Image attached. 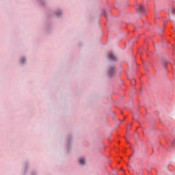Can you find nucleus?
<instances>
[{"mask_svg": "<svg viewBox=\"0 0 175 175\" xmlns=\"http://www.w3.org/2000/svg\"><path fill=\"white\" fill-rule=\"evenodd\" d=\"M115 173H117V172H115Z\"/></svg>", "mask_w": 175, "mask_h": 175, "instance_id": "11", "label": "nucleus"}, {"mask_svg": "<svg viewBox=\"0 0 175 175\" xmlns=\"http://www.w3.org/2000/svg\"><path fill=\"white\" fill-rule=\"evenodd\" d=\"M114 73V70L113 69H111L110 71H109V75L110 76H113V74Z\"/></svg>", "mask_w": 175, "mask_h": 175, "instance_id": "4", "label": "nucleus"}, {"mask_svg": "<svg viewBox=\"0 0 175 175\" xmlns=\"http://www.w3.org/2000/svg\"><path fill=\"white\" fill-rule=\"evenodd\" d=\"M173 13L174 14L175 12H174V10H173Z\"/></svg>", "mask_w": 175, "mask_h": 175, "instance_id": "8", "label": "nucleus"}, {"mask_svg": "<svg viewBox=\"0 0 175 175\" xmlns=\"http://www.w3.org/2000/svg\"><path fill=\"white\" fill-rule=\"evenodd\" d=\"M120 170H124V168L121 167V168H120Z\"/></svg>", "mask_w": 175, "mask_h": 175, "instance_id": "7", "label": "nucleus"}, {"mask_svg": "<svg viewBox=\"0 0 175 175\" xmlns=\"http://www.w3.org/2000/svg\"><path fill=\"white\" fill-rule=\"evenodd\" d=\"M115 173H117V172H115Z\"/></svg>", "mask_w": 175, "mask_h": 175, "instance_id": "12", "label": "nucleus"}, {"mask_svg": "<svg viewBox=\"0 0 175 175\" xmlns=\"http://www.w3.org/2000/svg\"><path fill=\"white\" fill-rule=\"evenodd\" d=\"M126 142H127V143H128V139H126Z\"/></svg>", "mask_w": 175, "mask_h": 175, "instance_id": "10", "label": "nucleus"}, {"mask_svg": "<svg viewBox=\"0 0 175 175\" xmlns=\"http://www.w3.org/2000/svg\"><path fill=\"white\" fill-rule=\"evenodd\" d=\"M135 9L138 11V12H144V7L142 5H137L135 6Z\"/></svg>", "mask_w": 175, "mask_h": 175, "instance_id": "1", "label": "nucleus"}, {"mask_svg": "<svg viewBox=\"0 0 175 175\" xmlns=\"http://www.w3.org/2000/svg\"><path fill=\"white\" fill-rule=\"evenodd\" d=\"M127 166H129V167H131V164L127 163Z\"/></svg>", "mask_w": 175, "mask_h": 175, "instance_id": "6", "label": "nucleus"}, {"mask_svg": "<svg viewBox=\"0 0 175 175\" xmlns=\"http://www.w3.org/2000/svg\"><path fill=\"white\" fill-rule=\"evenodd\" d=\"M25 61V58H22L21 59V64H24V62Z\"/></svg>", "mask_w": 175, "mask_h": 175, "instance_id": "5", "label": "nucleus"}, {"mask_svg": "<svg viewBox=\"0 0 175 175\" xmlns=\"http://www.w3.org/2000/svg\"><path fill=\"white\" fill-rule=\"evenodd\" d=\"M108 58L111 61H115V59H117V57H116V55H114L113 53H109L108 55Z\"/></svg>", "mask_w": 175, "mask_h": 175, "instance_id": "2", "label": "nucleus"}, {"mask_svg": "<svg viewBox=\"0 0 175 175\" xmlns=\"http://www.w3.org/2000/svg\"><path fill=\"white\" fill-rule=\"evenodd\" d=\"M79 163L80 165H84L85 163V159H84L83 158L80 159Z\"/></svg>", "mask_w": 175, "mask_h": 175, "instance_id": "3", "label": "nucleus"}, {"mask_svg": "<svg viewBox=\"0 0 175 175\" xmlns=\"http://www.w3.org/2000/svg\"><path fill=\"white\" fill-rule=\"evenodd\" d=\"M121 122H124V120H121Z\"/></svg>", "mask_w": 175, "mask_h": 175, "instance_id": "9", "label": "nucleus"}]
</instances>
